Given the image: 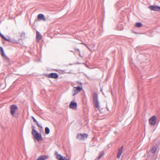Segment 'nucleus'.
Listing matches in <instances>:
<instances>
[{"instance_id":"6e6552de","label":"nucleus","mask_w":160,"mask_h":160,"mask_svg":"<svg viewBox=\"0 0 160 160\" xmlns=\"http://www.w3.org/2000/svg\"><path fill=\"white\" fill-rule=\"evenodd\" d=\"M47 77L49 78L57 79L58 77V75L55 73H51L48 75Z\"/></svg>"},{"instance_id":"2eb2a0df","label":"nucleus","mask_w":160,"mask_h":160,"mask_svg":"<svg viewBox=\"0 0 160 160\" xmlns=\"http://www.w3.org/2000/svg\"><path fill=\"white\" fill-rule=\"evenodd\" d=\"M48 158V156L46 155H41L37 159L38 160H45Z\"/></svg>"},{"instance_id":"423d86ee","label":"nucleus","mask_w":160,"mask_h":160,"mask_svg":"<svg viewBox=\"0 0 160 160\" xmlns=\"http://www.w3.org/2000/svg\"><path fill=\"white\" fill-rule=\"evenodd\" d=\"M148 8L152 10L155 11H160V7L158 6L151 5L149 6Z\"/></svg>"},{"instance_id":"7ed1b4c3","label":"nucleus","mask_w":160,"mask_h":160,"mask_svg":"<svg viewBox=\"0 0 160 160\" xmlns=\"http://www.w3.org/2000/svg\"><path fill=\"white\" fill-rule=\"evenodd\" d=\"M18 109L17 106L15 104H13L10 106V112L12 116L14 114L16 110Z\"/></svg>"},{"instance_id":"9b49d317","label":"nucleus","mask_w":160,"mask_h":160,"mask_svg":"<svg viewBox=\"0 0 160 160\" xmlns=\"http://www.w3.org/2000/svg\"><path fill=\"white\" fill-rule=\"evenodd\" d=\"M55 155L56 156V158L58 160H67L63 158V157L61 154H58L57 152H55Z\"/></svg>"},{"instance_id":"20e7f679","label":"nucleus","mask_w":160,"mask_h":160,"mask_svg":"<svg viewBox=\"0 0 160 160\" xmlns=\"http://www.w3.org/2000/svg\"><path fill=\"white\" fill-rule=\"evenodd\" d=\"M157 121V118L155 116H153L149 120V124L152 125H154Z\"/></svg>"},{"instance_id":"a878e982","label":"nucleus","mask_w":160,"mask_h":160,"mask_svg":"<svg viewBox=\"0 0 160 160\" xmlns=\"http://www.w3.org/2000/svg\"><path fill=\"white\" fill-rule=\"evenodd\" d=\"M106 108H107V110L109 111V110L108 108L107 107H106Z\"/></svg>"},{"instance_id":"a211bd4d","label":"nucleus","mask_w":160,"mask_h":160,"mask_svg":"<svg viewBox=\"0 0 160 160\" xmlns=\"http://www.w3.org/2000/svg\"><path fill=\"white\" fill-rule=\"evenodd\" d=\"M32 118L33 120V121L36 123L37 125L39 128H40L41 129L42 128V126L39 124L38 122L33 117H32Z\"/></svg>"},{"instance_id":"0eeeda50","label":"nucleus","mask_w":160,"mask_h":160,"mask_svg":"<svg viewBox=\"0 0 160 160\" xmlns=\"http://www.w3.org/2000/svg\"><path fill=\"white\" fill-rule=\"evenodd\" d=\"M73 88L74 92L72 95L73 96H74L76 94H78L79 92L81 91L82 89V88L79 86L74 87Z\"/></svg>"},{"instance_id":"f8f14e48","label":"nucleus","mask_w":160,"mask_h":160,"mask_svg":"<svg viewBox=\"0 0 160 160\" xmlns=\"http://www.w3.org/2000/svg\"><path fill=\"white\" fill-rule=\"evenodd\" d=\"M123 146H122L121 148L118 149V151L117 155V157L118 158H119L120 156L123 152Z\"/></svg>"},{"instance_id":"bb28decb","label":"nucleus","mask_w":160,"mask_h":160,"mask_svg":"<svg viewBox=\"0 0 160 160\" xmlns=\"http://www.w3.org/2000/svg\"><path fill=\"white\" fill-rule=\"evenodd\" d=\"M36 160H38V159H37Z\"/></svg>"},{"instance_id":"ddd939ff","label":"nucleus","mask_w":160,"mask_h":160,"mask_svg":"<svg viewBox=\"0 0 160 160\" xmlns=\"http://www.w3.org/2000/svg\"><path fill=\"white\" fill-rule=\"evenodd\" d=\"M0 52H1V53L2 56L3 57L6 59H8V58L6 56L4 53L3 48L2 47H0Z\"/></svg>"},{"instance_id":"1a4fd4ad","label":"nucleus","mask_w":160,"mask_h":160,"mask_svg":"<svg viewBox=\"0 0 160 160\" xmlns=\"http://www.w3.org/2000/svg\"><path fill=\"white\" fill-rule=\"evenodd\" d=\"M77 106V102H71L69 105V107L70 108L75 109Z\"/></svg>"},{"instance_id":"4be33fe9","label":"nucleus","mask_w":160,"mask_h":160,"mask_svg":"<svg viewBox=\"0 0 160 160\" xmlns=\"http://www.w3.org/2000/svg\"><path fill=\"white\" fill-rule=\"evenodd\" d=\"M104 155V152L102 151L101 153L97 157V158L98 159H100Z\"/></svg>"},{"instance_id":"9d476101","label":"nucleus","mask_w":160,"mask_h":160,"mask_svg":"<svg viewBox=\"0 0 160 160\" xmlns=\"http://www.w3.org/2000/svg\"><path fill=\"white\" fill-rule=\"evenodd\" d=\"M37 18L39 20H46L48 19L49 18L48 17L45 18L44 15L42 14H39L37 16Z\"/></svg>"},{"instance_id":"393cba45","label":"nucleus","mask_w":160,"mask_h":160,"mask_svg":"<svg viewBox=\"0 0 160 160\" xmlns=\"http://www.w3.org/2000/svg\"><path fill=\"white\" fill-rule=\"evenodd\" d=\"M22 34L25 35V33L24 32H22Z\"/></svg>"},{"instance_id":"5701e85b","label":"nucleus","mask_w":160,"mask_h":160,"mask_svg":"<svg viewBox=\"0 0 160 160\" xmlns=\"http://www.w3.org/2000/svg\"><path fill=\"white\" fill-rule=\"evenodd\" d=\"M81 44H83V45H84L85 46H86V47L88 48V49L89 50H90V48H89V47H88L87 46V45L85 43H81Z\"/></svg>"},{"instance_id":"f03ea898","label":"nucleus","mask_w":160,"mask_h":160,"mask_svg":"<svg viewBox=\"0 0 160 160\" xmlns=\"http://www.w3.org/2000/svg\"><path fill=\"white\" fill-rule=\"evenodd\" d=\"M92 95L93 97V101L94 107L96 108H98V110H99V102L98 100V94L96 92H94L92 93Z\"/></svg>"},{"instance_id":"dca6fc26","label":"nucleus","mask_w":160,"mask_h":160,"mask_svg":"<svg viewBox=\"0 0 160 160\" xmlns=\"http://www.w3.org/2000/svg\"><path fill=\"white\" fill-rule=\"evenodd\" d=\"M71 52H73L74 54H75V53L76 52H78V55L79 56L81 57H82L81 55L80 51L78 49L74 48V50H71Z\"/></svg>"},{"instance_id":"f257e3e1","label":"nucleus","mask_w":160,"mask_h":160,"mask_svg":"<svg viewBox=\"0 0 160 160\" xmlns=\"http://www.w3.org/2000/svg\"><path fill=\"white\" fill-rule=\"evenodd\" d=\"M32 134L33 137L38 141H40L42 140V136L41 134L39 133L35 129V127L33 126L32 127Z\"/></svg>"},{"instance_id":"4468645a","label":"nucleus","mask_w":160,"mask_h":160,"mask_svg":"<svg viewBox=\"0 0 160 160\" xmlns=\"http://www.w3.org/2000/svg\"><path fill=\"white\" fill-rule=\"evenodd\" d=\"M42 38L41 35L39 33V32L37 31H36V38L37 41L38 42H39L40 40H41Z\"/></svg>"},{"instance_id":"6ab92c4d","label":"nucleus","mask_w":160,"mask_h":160,"mask_svg":"<svg viewBox=\"0 0 160 160\" xmlns=\"http://www.w3.org/2000/svg\"><path fill=\"white\" fill-rule=\"evenodd\" d=\"M142 26V24L140 22L136 23L135 25V27L137 28H140Z\"/></svg>"},{"instance_id":"b1692460","label":"nucleus","mask_w":160,"mask_h":160,"mask_svg":"<svg viewBox=\"0 0 160 160\" xmlns=\"http://www.w3.org/2000/svg\"><path fill=\"white\" fill-rule=\"evenodd\" d=\"M78 83L79 85H82V83L81 82H78Z\"/></svg>"},{"instance_id":"412c9836","label":"nucleus","mask_w":160,"mask_h":160,"mask_svg":"<svg viewBox=\"0 0 160 160\" xmlns=\"http://www.w3.org/2000/svg\"><path fill=\"white\" fill-rule=\"evenodd\" d=\"M45 132L46 134H48L50 133V129L48 127H46L45 128Z\"/></svg>"},{"instance_id":"f3484780","label":"nucleus","mask_w":160,"mask_h":160,"mask_svg":"<svg viewBox=\"0 0 160 160\" xmlns=\"http://www.w3.org/2000/svg\"><path fill=\"white\" fill-rule=\"evenodd\" d=\"M4 40L6 41H7L9 42H13V43H16V42L15 40H14L13 39H11L10 38H5Z\"/></svg>"},{"instance_id":"aec40b11","label":"nucleus","mask_w":160,"mask_h":160,"mask_svg":"<svg viewBox=\"0 0 160 160\" xmlns=\"http://www.w3.org/2000/svg\"><path fill=\"white\" fill-rule=\"evenodd\" d=\"M157 148L156 147L153 146L151 149L152 153L153 154L157 150Z\"/></svg>"},{"instance_id":"39448f33","label":"nucleus","mask_w":160,"mask_h":160,"mask_svg":"<svg viewBox=\"0 0 160 160\" xmlns=\"http://www.w3.org/2000/svg\"><path fill=\"white\" fill-rule=\"evenodd\" d=\"M88 135L86 133L78 134L77 136V138L80 140H84L88 137Z\"/></svg>"}]
</instances>
